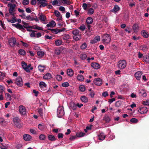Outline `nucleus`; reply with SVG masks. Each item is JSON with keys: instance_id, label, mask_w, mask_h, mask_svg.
Here are the masks:
<instances>
[{"instance_id": "obj_1", "label": "nucleus", "mask_w": 149, "mask_h": 149, "mask_svg": "<svg viewBox=\"0 0 149 149\" xmlns=\"http://www.w3.org/2000/svg\"><path fill=\"white\" fill-rule=\"evenodd\" d=\"M102 42L105 44H108L111 41V38L109 34L107 33L103 35L102 36Z\"/></svg>"}, {"instance_id": "obj_2", "label": "nucleus", "mask_w": 149, "mask_h": 149, "mask_svg": "<svg viewBox=\"0 0 149 149\" xmlns=\"http://www.w3.org/2000/svg\"><path fill=\"white\" fill-rule=\"evenodd\" d=\"M8 6L9 7L8 11L10 14L11 15L14 16L15 14V12L16 11L15 9L16 5L14 4L9 3L8 5Z\"/></svg>"}, {"instance_id": "obj_3", "label": "nucleus", "mask_w": 149, "mask_h": 149, "mask_svg": "<svg viewBox=\"0 0 149 149\" xmlns=\"http://www.w3.org/2000/svg\"><path fill=\"white\" fill-rule=\"evenodd\" d=\"M8 42L9 45L12 47H14L15 45L18 47L19 45V42H17L16 39L14 37H12L9 39Z\"/></svg>"}, {"instance_id": "obj_4", "label": "nucleus", "mask_w": 149, "mask_h": 149, "mask_svg": "<svg viewBox=\"0 0 149 149\" xmlns=\"http://www.w3.org/2000/svg\"><path fill=\"white\" fill-rule=\"evenodd\" d=\"M127 65L125 60H123L119 61L118 62V66L120 69H123L125 68Z\"/></svg>"}, {"instance_id": "obj_5", "label": "nucleus", "mask_w": 149, "mask_h": 149, "mask_svg": "<svg viewBox=\"0 0 149 149\" xmlns=\"http://www.w3.org/2000/svg\"><path fill=\"white\" fill-rule=\"evenodd\" d=\"M13 121L16 127L20 128L22 127V124L20 123V120L19 118L16 117L14 118Z\"/></svg>"}, {"instance_id": "obj_6", "label": "nucleus", "mask_w": 149, "mask_h": 149, "mask_svg": "<svg viewBox=\"0 0 149 149\" xmlns=\"http://www.w3.org/2000/svg\"><path fill=\"white\" fill-rule=\"evenodd\" d=\"M15 84L19 87H21L22 86L23 82L22 78L20 77H18L16 78L15 79Z\"/></svg>"}, {"instance_id": "obj_7", "label": "nucleus", "mask_w": 149, "mask_h": 149, "mask_svg": "<svg viewBox=\"0 0 149 149\" xmlns=\"http://www.w3.org/2000/svg\"><path fill=\"white\" fill-rule=\"evenodd\" d=\"M64 114L63 108L62 107H58L57 110V115L58 117L61 118Z\"/></svg>"}, {"instance_id": "obj_8", "label": "nucleus", "mask_w": 149, "mask_h": 149, "mask_svg": "<svg viewBox=\"0 0 149 149\" xmlns=\"http://www.w3.org/2000/svg\"><path fill=\"white\" fill-rule=\"evenodd\" d=\"M38 3L40 7H44L47 5V0H38Z\"/></svg>"}, {"instance_id": "obj_9", "label": "nucleus", "mask_w": 149, "mask_h": 149, "mask_svg": "<svg viewBox=\"0 0 149 149\" xmlns=\"http://www.w3.org/2000/svg\"><path fill=\"white\" fill-rule=\"evenodd\" d=\"M48 30H51L53 33L57 34L58 33L63 32L65 30V29H48Z\"/></svg>"}, {"instance_id": "obj_10", "label": "nucleus", "mask_w": 149, "mask_h": 149, "mask_svg": "<svg viewBox=\"0 0 149 149\" xmlns=\"http://www.w3.org/2000/svg\"><path fill=\"white\" fill-rule=\"evenodd\" d=\"M19 111L20 113L22 115H24L26 114V109L24 107L20 105L19 107Z\"/></svg>"}, {"instance_id": "obj_11", "label": "nucleus", "mask_w": 149, "mask_h": 149, "mask_svg": "<svg viewBox=\"0 0 149 149\" xmlns=\"http://www.w3.org/2000/svg\"><path fill=\"white\" fill-rule=\"evenodd\" d=\"M94 83L97 86H100L102 84V81L100 78H96L94 81Z\"/></svg>"}, {"instance_id": "obj_12", "label": "nucleus", "mask_w": 149, "mask_h": 149, "mask_svg": "<svg viewBox=\"0 0 149 149\" xmlns=\"http://www.w3.org/2000/svg\"><path fill=\"white\" fill-rule=\"evenodd\" d=\"M38 29L39 30L42 31L41 32H38L37 33L36 35V37L37 38H39L42 35H44V32H47L48 31L47 30L44 29Z\"/></svg>"}, {"instance_id": "obj_13", "label": "nucleus", "mask_w": 149, "mask_h": 149, "mask_svg": "<svg viewBox=\"0 0 149 149\" xmlns=\"http://www.w3.org/2000/svg\"><path fill=\"white\" fill-rule=\"evenodd\" d=\"M138 112L141 114L146 113L148 111L147 108L146 107H143L139 108Z\"/></svg>"}, {"instance_id": "obj_14", "label": "nucleus", "mask_w": 149, "mask_h": 149, "mask_svg": "<svg viewBox=\"0 0 149 149\" xmlns=\"http://www.w3.org/2000/svg\"><path fill=\"white\" fill-rule=\"evenodd\" d=\"M22 65L23 68L27 72H30V70L29 68H28L27 65L24 61L22 62Z\"/></svg>"}, {"instance_id": "obj_15", "label": "nucleus", "mask_w": 149, "mask_h": 149, "mask_svg": "<svg viewBox=\"0 0 149 149\" xmlns=\"http://www.w3.org/2000/svg\"><path fill=\"white\" fill-rule=\"evenodd\" d=\"M91 66L96 69H98L100 67V66L98 63L95 62L92 63H91Z\"/></svg>"}, {"instance_id": "obj_16", "label": "nucleus", "mask_w": 149, "mask_h": 149, "mask_svg": "<svg viewBox=\"0 0 149 149\" xmlns=\"http://www.w3.org/2000/svg\"><path fill=\"white\" fill-rule=\"evenodd\" d=\"M40 87L43 90H45L46 89L47 87L46 84L43 81H41L39 83Z\"/></svg>"}, {"instance_id": "obj_17", "label": "nucleus", "mask_w": 149, "mask_h": 149, "mask_svg": "<svg viewBox=\"0 0 149 149\" xmlns=\"http://www.w3.org/2000/svg\"><path fill=\"white\" fill-rule=\"evenodd\" d=\"M56 25V23L55 21L53 20L51 21L47 24L46 26L47 27H54Z\"/></svg>"}, {"instance_id": "obj_18", "label": "nucleus", "mask_w": 149, "mask_h": 149, "mask_svg": "<svg viewBox=\"0 0 149 149\" xmlns=\"http://www.w3.org/2000/svg\"><path fill=\"white\" fill-rule=\"evenodd\" d=\"M69 107L70 109L75 110L77 109V106L73 102H71L69 105Z\"/></svg>"}, {"instance_id": "obj_19", "label": "nucleus", "mask_w": 149, "mask_h": 149, "mask_svg": "<svg viewBox=\"0 0 149 149\" xmlns=\"http://www.w3.org/2000/svg\"><path fill=\"white\" fill-rule=\"evenodd\" d=\"M141 34L145 38H148L149 36L148 32L145 30H143L141 31Z\"/></svg>"}, {"instance_id": "obj_20", "label": "nucleus", "mask_w": 149, "mask_h": 149, "mask_svg": "<svg viewBox=\"0 0 149 149\" xmlns=\"http://www.w3.org/2000/svg\"><path fill=\"white\" fill-rule=\"evenodd\" d=\"M142 74V73L141 72L138 71L135 73V76L137 80H140Z\"/></svg>"}, {"instance_id": "obj_21", "label": "nucleus", "mask_w": 149, "mask_h": 149, "mask_svg": "<svg viewBox=\"0 0 149 149\" xmlns=\"http://www.w3.org/2000/svg\"><path fill=\"white\" fill-rule=\"evenodd\" d=\"M23 138L24 140L28 141L31 140V136L29 134H25L23 136Z\"/></svg>"}, {"instance_id": "obj_22", "label": "nucleus", "mask_w": 149, "mask_h": 149, "mask_svg": "<svg viewBox=\"0 0 149 149\" xmlns=\"http://www.w3.org/2000/svg\"><path fill=\"white\" fill-rule=\"evenodd\" d=\"M52 78V75L50 73H47L43 77V78L46 80L50 79Z\"/></svg>"}, {"instance_id": "obj_23", "label": "nucleus", "mask_w": 149, "mask_h": 149, "mask_svg": "<svg viewBox=\"0 0 149 149\" xmlns=\"http://www.w3.org/2000/svg\"><path fill=\"white\" fill-rule=\"evenodd\" d=\"M120 8L118 5H115L113 7V9L111 10V11L116 13L118 11L120 10Z\"/></svg>"}, {"instance_id": "obj_24", "label": "nucleus", "mask_w": 149, "mask_h": 149, "mask_svg": "<svg viewBox=\"0 0 149 149\" xmlns=\"http://www.w3.org/2000/svg\"><path fill=\"white\" fill-rule=\"evenodd\" d=\"M105 136L104 133L102 132L100 133L98 135L99 139L101 140H104L105 139Z\"/></svg>"}, {"instance_id": "obj_25", "label": "nucleus", "mask_w": 149, "mask_h": 149, "mask_svg": "<svg viewBox=\"0 0 149 149\" xmlns=\"http://www.w3.org/2000/svg\"><path fill=\"white\" fill-rule=\"evenodd\" d=\"M26 30L29 31H32V33L30 34V36L31 37H36V33L35 32H37L36 31H33L32 29H26Z\"/></svg>"}, {"instance_id": "obj_26", "label": "nucleus", "mask_w": 149, "mask_h": 149, "mask_svg": "<svg viewBox=\"0 0 149 149\" xmlns=\"http://www.w3.org/2000/svg\"><path fill=\"white\" fill-rule=\"evenodd\" d=\"M67 74L68 76L71 77L73 75V71L71 69H68L67 70Z\"/></svg>"}, {"instance_id": "obj_27", "label": "nucleus", "mask_w": 149, "mask_h": 149, "mask_svg": "<svg viewBox=\"0 0 149 149\" xmlns=\"http://www.w3.org/2000/svg\"><path fill=\"white\" fill-rule=\"evenodd\" d=\"M45 66L39 65L38 66V70L40 72H43L44 71Z\"/></svg>"}, {"instance_id": "obj_28", "label": "nucleus", "mask_w": 149, "mask_h": 149, "mask_svg": "<svg viewBox=\"0 0 149 149\" xmlns=\"http://www.w3.org/2000/svg\"><path fill=\"white\" fill-rule=\"evenodd\" d=\"M81 100L82 102L85 103L87 102L88 100V98L84 96H81Z\"/></svg>"}, {"instance_id": "obj_29", "label": "nucleus", "mask_w": 149, "mask_h": 149, "mask_svg": "<svg viewBox=\"0 0 149 149\" xmlns=\"http://www.w3.org/2000/svg\"><path fill=\"white\" fill-rule=\"evenodd\" d=\"M143 59L144 61L146 62L147 63H149V57L148 55H144L143 57Z\"/></svg>"}, {"instance_id": "obj_30", "label": "nucleus", "mask_w": 149, "mask_h": 149, "mask_svg": "<svg viewBox=\"0 0 149 149\" xmlns=\"http://www.w3.org/2000/svg\"><path fill=\"white\" fill-rule=\"evenodd\" d=\"M55 44L56 46H59L61 45L62 43V41L60 40H57L55 41Z\"/></svg>"}, {"instance_id": "obj_31", "label": "nucleus", "mask_w": 149, "mask_h": 149, "mask_svg": "<svg viewBox=\"0 0 149 149\" xmlns=\"http://www.w3.org/2000/svg\"><path fill=\"white\" fill-rule=\"evenodd\" d=\"M103 119L106 123H109L111 120L110 117L108 116H105Z\"/></svg>"}, {"instance_id": "obj_32", "label": "nucleus", "mask_w": 149, "mask_h": 149, "mask_svg": "<svg viewBox=\"0 0 149 149\" xmlns=\"http://www.w3.org/2000/svg\"><path fill=\"white\" fill-rule=\"evenodd\" d=\"M77 78L78 80L80 81L84 80V77L81 74H78L77 77Z\"/></svg>"}, {"instance_id": "obj_33", "label": "nucleus", "mask_w": 149, "mask_h": 149, "mask_svg": "<svg viewBox=\"0 0 149 149\" xmlns=\"http://www.w3.org/2000/svg\"><path fill=\"white\" fill-rule=\"evenodd\" d=\"M48 138L49 140L51 141H54L56 140V139L54 136L53 135H49L48 136Z\"/></svg>"}, {"instance_id": "obj_34", "label": "nucleus", "mask_w": 149, "mask_h": 149, "mask_svg": "<svg viewBox=\"0 0 149 149\" xmlns=\"http://www.w3.org/2000/svg\"><path fill=\"white\" fill-rule=\"evenodd\" d=\"M22 23L24 26V28H31V27L29 25V24L28 23L22 21Z\"/></svg>"}, {"instance_id": "obj_35", "label": "nucleus", "mask_w": 149, "mask_h": 149, "mask_svg": "<svg viewBox=\"0 0 149 149\" xmlns=\"http://www.w3.org/2000/svg\"><path fill=\"white\" fill-rule=\"evenodd\" d=\"M93 19L91 17H88L86 20V22L88 24H91L93 22Z\"/></svg>"}, {"instance_id": "obj_36", "label": "nucleus", "mask_w": 149, "mask_h": 149, "mask_svg": "<svg viewBox=\"0 0 149 149\" xmlns=\"http://www.w3.org/2000/svg\"><path fill=\"white\" fill-rule=\"evenodd\" d=\"M18 53L20 54L22 56H24L26 54L25 51L22 49H20L18 51Z\"/></svg>"}, {"instance_id": "obj_37", "label": "nucleus", "mask_w": 149, "mask_h": 149, "mask_svg": "<svg viewBox=\"0 0 149 149\" xmlns=\"http://www.w3.org/2000/svg\"><path fill=\"white\" fill-rule=\"evenodd\" d=\"M85 134L84 133L81 132L77 133L76 134V135L77 137H80L84 136Z\"/></svg>"}, {"instance_id": "obj_38", "label": "nucleus", "mask_w": 149, "mask_h": 149, "mask_svg": "<svg viewBox=\"0 0 149 149\" xmlns=\"http://www.w3.org/2000/svg\"><path fill=\"white\" fill-rule=\"evenodd\" d=\"M130 122L134 123H136L138 122V120L136 118H132L130 120Z\"/></svg>"}, {"instance_id": "obj_39", "label": "nucleus", "mask_w": 149, "mask_h": 149, "mask_svg": "<svg viewBox=\"0 0 149 149\" xmlns=\"http://www.w3.org/2000/svg\"><path fill=\"white\" fill-rule=\"evenodd\" d=\"M70 38V36L68 35H65L63 37V39L64 40H67Z\"/></svg>"}, {"instance_id": "obj_40", "label": "nucleus", "mask_w": 149, "mask_h": 149, "mask_svg": "<svg viewBox=\"0 0 149 149\" xmlns=\"http://www.w3.org/2000/svg\"><path fill=\"white\" fill-rule=\"evenodd\" d=\"M145 90L142 89L141 90V91H140L139 92V93H141L142 94V96L144 97H145L147 96V93L145 92Z\"/></svg>"}, {"instance_id": "obj_41", "label": "nucleus", "mask_w": 149, "mask_h": 149, "mask_svg": "<svg viewBox=\"0 0 149 149\" xmlns=\"http://www.w3.org/2000/svg\"><path fill=\"white\" fill-rule=\"evenodd\" d=\"M87 45L86 43L84 42L83 43L81 46V48L82 49H84L86 48Z\"/></svg>"}, {"instance_id": "obj_42", "label": "nucleus", "mask_w": 149, "mask_h": 149, "mask_svg": "<svg viewBox=\"0 0 149 149\" xmlns=\"http://www.w3.org/2000/svg\"><path fill=\"white\" fill-rule=\"evenodd\" d=\"M79 88L80 90L82 92H84L85 90V87L83 85H80L79 87Z\"/></svg>"}, {"instance_id": "obj_43", "label": "nucleus", "mask_w": 149, "mask_h": 149, "mask_svg": "<svg viewBox=\"0 0 149 149\" xmlns=\"http://www.w3.org/2000/svg\"><path fill=\"white\" fill-rule=\"evenodd\" d=\"M87 56L86 54H82L80 55V58L82 60H84L86 59Z\"/></svg>"}, {"instance_id": "obj_44", "label": "nucleus", "mask_w": 149, "mask_h": 149, "mask_svg": "<svg viewBox=\"0 0 149 149\" xmlns=\"http://www.w3.org/2000/svg\"><path fill=\"white\" fill-rule=\"evenodd\" d=\"M39 19L40 20L44 22L46 19L45 16L43 15H41L40 16Z\"/></svg>"}, {"instance_id": "obj_45", "label": "nucleus", "mask_w": 149, "mask_h": 149, "mask_svg": "<svg viewBox=\"0 0 149 149\" xmlns=\"http://www.w3.org/2000/svg\"><path fill=\"white\" fill-rule=\"evenodd\" d=\"M37 55L40 56H42L44 55V53L42 51H39L37 52Z\"/></svg>"}, {"instance_id": "obj_46", "label": "nucleus", "mask_w": 149, "mask_h": 149, "mask_svg": "<svg viewBox=\"0 0 149 149\" xmlns=\"http://www.w3.org/2000/svg\"><path fill=\"white\" fill-rule=\"evenodd\" d=\"M122 104L121 101H118L115 103V106L117 107H119Z\"/></svg>"}, {"instance_id": "obj_47", "label": "nucleus", "mask_w": 149, "mask_h": 149, "mask_svg": "<svg viewBox=\"0 0 149 149\" xmlns=\"http://www.w3.org/2000/svg\"><path fill=\"white\" fill-rule=\"evenodd\" d=\"M88 5L86 3H84L82 5V7L84 10H87L88 8Z\"/></svg>"}, {"instance_id": "obj_48", "label": "nucleus", "mask_w": 149, "mask_h": 149, "mask_svg": "<svg viewBox=\"0 0 149 149\" xmlns=\"http://www.w3.org/2000/svg\"><path fill=\"white\" fill-rule=\"evenodd\" d=\"M64 3L69 5L71 4V1L68 0H63Z\"/></svg>"}, {"instance_id": "obj_49", "label": "nucleus", "mask_w": 149, "mask_h": 149, "mask_svg": "<svg viewBox=\"0 0 149 149\" xmlns=\"http://www.w3.org/2000/svg\"><path fill=\"white\" fill-rule=\"evenodd\" d=\"M79 33V31L78 29H75L73 31L72 33L76 36L78 35Z\"/></svg>"}, {"instance_id": "obj_50", "label": "nucleus", "mask_w": 149, "mask_h": 149, "mask_svg": "<svg viewBox=\"0 0 149 149\" xmlns=\"http://www.w3.org/2000/svg\"><path fill=\"white\" fill-rule=\"evenodd\" d=\"M54 52L55 54L57 55H59L61 53L60 50L58 49H55Z\"/></svg>"}, {"instance_id": "obj_51", "label": "nucleus", "mask_w": 149, "mask_h": 149, "mask_svg": "<svg viewBox=\"0 0 149 149\" xmlns=\"http://www.w3.org/2000/svg\"><path fill=\"white\" fill-rule=\"evenodd\" d=\"M54 14L56 17L61 15L60 13L57 10H55L54 12Z\"/></svg>"}, {"instance_id": "obj_52", "label": "nucleus", "mask_w": 149, "mask_h": 149, "mask_svg": "<svg viewBox=\"0 0 149 149\" xmlns=\"http://www.w3.org/2000/svg\"><path fill=\"white\" fill-rule=\"evenodd\" d=\"M56 78L58 81H61L62 79V77L60 75H56Z\"/></svg>"}, {"instance_id": "obj_53", "label": "nucleus", "mask_w": 149, "mask_h": 149, "mask_svg": "<svg viewBox=\"0 0 149 149\" xmlns=\"http://www.w3.org/2000/svg\"><path fill=\"white\" fill-rule=\"evenodd\" d=\"M94 10L92 8H90L88 10V13L91 15H92L93 13Z\"/></svg>"}, {"instance_id": "obj_54", "label": "nucleus", "mask_w": 149, "mask_h": 149, "mask_svg": "<svg viewBox=\"0 0 149 149\" xmlns=\"http://www.w3.org/2000/svg\"><path fill=\"white\" fill-rule=\"evenodd\" d=\"M142 104L144 105L149 106V100H146L142 102Z\"/></svg>"}, {"instance_id": "obj_55", "label": "nucleus", "mask_w": 149, "mask_h": 149, "mask_svg": "<svg viewBox=\"0 0 149 149\" xmlns=\"http://www.w3.org/2000/svg\"><path fill=\"white\" fill-rule=\"evenodd\" d=\"M39 139L41 140H44L46 138L44 134H41L39 136Z\"/></svg>"}, {"instance_id": "obj_56", "label": "nucleus", "mask_w": 149, "mask_h": 149, "mask_svg": "<svg viewBox=\"0 0 149 149\" xmlns=\"http://www.w3.org/2000/svg\"><path fill=\"white\" fill-rule=\"evenodd\" d=\"M29 3V0H24L22 2V3L24 5H27Z\"/></svg>"}, {"instance_id": "obj_57", "label": "nucleus", "mask_w": 149, "mask_h": 149, "mask_svg": "<svg viewBox=\"0 0 149 149\" xmlns=\"http://www.w3.org/2000/svg\"><path fill=\"white\" fill-rule=\"evenodd\" d=\"M69 84L68 82H65L62 84V86L63 87H67L69 86Z\"/></svg>"}, {"instance_id": "obj_58", "label": "nucleus", "mask_w": 149, "mask_h": 149, "mask_svg": "<svg viewBox=\"0 0 149 149\" xmlns=\"http://www.w3.org/2000/svg\"><path fill=\"white\" fill-rule=\"evenodd\" d=\"M77 138V135L71 136L70 138V140L71 141H73L74 140L76 139Z\"/></svg>"}, {"instance_id": "obj_59", "label": "nucleus", "mask_w": 149, "mask_h": 149, "mask_svg": "<svg viewBox=\"0 0 149 149\" xmlns=\"http://www.w3.org/2000/svg\"><path fill=\"white\" fill-rule=\"evenodd\" d=\"M44 126L43 125L40 124H39L38 126V127L39 129L41 131L43 130L44 129Z\"/></svg>"}, {"instance_id": "obj_60", "label": "nucleus", "mask_w": 149, "mask_h": 149, "mask_svg": "<svg viewBox=\"0 0 149 149\" xmlns=\"http://www.w3.org/2000/svg\"><path fill=\"white\" fill-rule=\"evenodd\" d=\"M38 112L40 116H42V109L41 108H39L38 109Z\"/></svg>"}, {"instance_id": "obj_61", "label": "nucleus", "mask_w": 149, "mask_h": 149, "mask_svg": "<svg viewBox=\"0 0 149 149\" xmlns=\"http://www.w3.org/2000/svg\"><path fill=\"white\" fill-rule=\"evenodd\" d=\"M56 19V20L59 22H61L62 21V17L61 15L57 17Z\"/></svg>"}, {"instance_id": "obj_62", "label": "nucleus", "mask_w": 149, "mask_h": 149, "mask_svg": "<svg viewBox=\"0 0 149 149\" xmlns=\"http://www.w3.org/2000/svg\"><path fill=\"white\" fill-rule=\"evenodd\" d=\"M89 95L91 97L93 98V97H94V96L95 95V93L93 91H92L91 92H90Z\"/></svg>"}, {"instance_id": "obj_63", "label": "nucleus", "mask_w": 149, "mask_h": 149, "mask_svg": "<svg viewBox=\"0 0 149 149\" xmlns=\"http://www.w3.org/2000/svg\"><path fill=\"white\" fill-rule=\"evenodd\" d=\"M63 133H59L58 135V137L59 139L63 138Z\"/></svg>"}, {"instance_id": "obj_64", "label": "nucleus", "mask_w": 149, "mask_h": 149, "mask_svg": "<svg viewBox=\"0 0 149 149\" xmlns=\"http://www.w3.org/2000/svg\"><path fill=\"white\" fill-rule=\"evenodd\" d=\"M4 89V86L2 85H0V93H3Z\"/></svg>"}]
</instances>
